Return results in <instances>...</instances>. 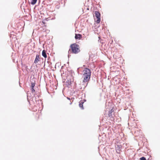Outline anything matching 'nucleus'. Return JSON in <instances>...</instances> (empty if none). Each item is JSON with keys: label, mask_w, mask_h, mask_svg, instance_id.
Listing matches in <instances>:
<instances>
[{"label": "nucleus", "mask_w": 160, "mask_h": 160, "mask_svg": "<svg viewBox=\"0 0 160 160\" xmlns=\"http://www.w3.org/2000/svg\"><path fill=\"white\" fill-rule=\"evenodd\" d=\"M82 38V35L80 34H76L75 37V38L76 39H80Z\"/></svg>", "instance_id": "423d86ee"}, {"label": "nucleus", "mask_w": 160, "mask_h": 160, "mask_svg": "<svg viewBox=\"0 0 160 160\" xmlns=\"http://www.w3.org/2000/svg\"><path fill=\"white\" fill-rule=\"evenodd\" d=\"M86 101V100H81L79 102V107H80V108H81V109L82 110H83L84 109L83 104L84 103V102Z\"/></svg>", "instance_id": "39448f33"}, {"label": "nucleus", "mask_w": 160, "mask_h": 160, "mask_svg": "<svg viewBox=\"0 0 160 160\" xmlns=\"http://www.w3.org/2000/svg\"><path fill=\"white\" fill-rule=\"evenodd\" d=\"M31 90L32 91V92L33 93V92H35V90L34 89V88H31Z\"/></svg>", "instance_id": "4468645a"}, {"label": "nucleus", "mask_w": 160, "mask_h": 160, "mask_svg": "<svg viewBox=\"0 0 160 160\" xmlns=\"http://www.w3.org/2000/svg\"><path fill=\"white\" fill-rule=\"evenodd\" d=\"M42 55L44 58H46L47 57V55L46 53V52L45 50H43L42 52Z\"/></svg>", "instance_id": "1a4fd4ad"}, {"label": "nucleus", "mask_w": 160, "mask_h": 160, "mask_svg": "<svg viewBox=\"0 0 160 160\" xmlns=\"http://www.w3.org/2000/svg\"><path fill=\"white\" fill-rule=\"evenodd\" d=\"M39 55L38 54H37L36 56V57L34 60V62L35 63H37L39 61Z\"/></svg>", "instance_id": "0eeeda50"}, {"label": "nucleus", "mask_w": 160, "mask_h": 160, "mask_svg": "<svg viewBox=\"0 0 160 160\" xmlns=\"http://www.w3.org/2000/svg\"><path fill=\"white\" fill-rule=\"evenodd\" d=\"M72 104L71 102L70 103V104Z\"/></svg>", "instance_id": "f3484780"}, {"label": "nucleus", "mask_w": 160, "mask_h": 160, "mask_svg": "<svg viewBox=\"0 0 160 160\" xmlns=\"http://www.w3.org/2000/svg\"><path fill=\"white\" fill-rule=\"evenodd\" d=\"M66 83L67 85H69L71 84V80H67L66 82Z\"/></svg>", "instance_id": "9d476101"}, {"label": "nucleus", "mask_w": 160, "mask_h": 160, "mask_svg": "<svg viewBox=\"0 0 160 160\" xmlns=\"http://www.w3.org/2000/svg\"><path fill=\"white\" fill-rule=\"evenodd\" d=\"M140 160H147L146 158L144 157H142L140 158Z\"/></svg>", "instance_id": "ddd939ff"}, {"label": "nucleus", "mask_w": 160, "mask_h": 160, "mask_svg": "<svg viewBox=\"0 0 160 160\" xmlns=\"http://www.w3.org/2000/svg\"><path fill=\"white\" fill-rule=\"evenodd\" d=\"M91 76L87 75H83V82H88Z\"/></svg>", "instance_id": "20e7f679"}, {"label": "nucleus", "mask_w": 160, "mask_h": 160, "mask_svg": "<svg viewBox=\"0 0 160 160\" xmlns=\"http://www.w3.org/2000/svg\"><path fill=\"white\" fill-rule=\"evenodd\" d=\"M95 17L97 18V20L96 21L97 23H99L101 20V14L99 12L96 11L94 13Z\"/></svg>", "instance_id": "f03ea898"}, {"label": "nucleus", "mask_w": 160, "mask_h": 160, "mask_svg": "<svg viewBox=\"0 0 160 160\" xmlns=\"http://www.w3.org/2000/svg\"><path fill=\"white\" fill-rule=\"evenodd\" d=\"M121 150V146L118 145L116 148V150L117 153L120 154Z\"/></svg>", "instance_id": "6e6552de"}, {"label": "nucleus", "mask_w": 160, "mask_h": 160, "mask_svg": "<svg viewBox=\"0 0 160 160\" xmlns=\"http://www.w3.org/2000/svg\"><path fill=\"white\" fill-rule=\"evenodd\" d=\"M111 112L110 113V112H109V114H108V115L109 117H110V116L111 115Z\"/></svg>", "instance_id": "2eb2a0df"}, {"label": "nucleus", "mask_w": 160, "mask_h": 160, "mask_svg": "<svg viewBox=\"0 0 160 160\" xmlns=\"http://www.w3.org/2000/svg\"><path fill=\"white\" fill-rule=\"evenodd\" d=\"M71 48L72 53H78L80 52L79 46L76 44H73L71 45Z\"/></svg>", "instance_id": "f257e3e1"}, {"label": "nucleus", "mask_w": 160, "mask_h": 160, "mask_svg": "<svg viewBox=\"0 0 160 160\" xmlns=\"http://www.w3.org/2000/svg\"><path fill=\"white\" fill-rule=\"evenodd\" d=\"M67 98L68 99V100H70V98L68 97H67Z\"/></svg>", "instance_id": "dca6fc26"}, {"label": "nucleus", "mask_w": 160, "mask_h": 160, "mask_svg": "<svg viewBox=\"0 0 160 160\" xmlns=\"http://www.w3.org/2000/svg\"><path fill=\"white\" fill-rule=\"evenodd\" d=\"M42 22H43V23H44V22H43V21H42Z\"/></svg>", "instance_id": "a211bd4d"}, {"label": "nucleus", "mask_w": 160, "mask_h": 160, "mask_svg": "<svg viewBox=\"0 0 160 160\" xmlns=\"http://www.w3.org/2000/svg\"><path fill=\"white\" fill-rule=\"evenodd\" d=\"M31 88H34L35 86V83L34 82H32L31 83Z\"/></svg>", "instance_id": "f8f14e48"}, {"label": "nucleus", "mask_w": 160, "mask_h": 160, "mask_svg": "<svg viewBox=\"0 0 160 160\" xmlns=\"http://www.w3.org/2000/svg\"><path fill=\"white\" fill-rule=\"evenodd\" d=\"M37 0H31V4L33 5L35 4L37 2Z\"/></svg>", "instance_id": "9b49d317"}, {"label": "nucleus", "mask_w": 160, "mask_h": 160, "mask_svg": "<svg viewBox=\"0 0 160 160\" xmlns=\"http://www.w3.org/2000/svg\"><path fill=\"white\" fill-rule=\"evenodd\" d=\"M83 75H91V72L90 70L88 68H85L83 71Z\"/></svg>", "instance_id": "7ed1b4c3"}]
</instances>
